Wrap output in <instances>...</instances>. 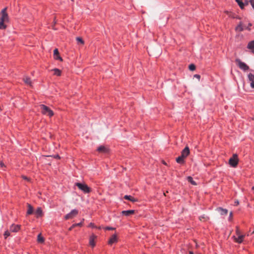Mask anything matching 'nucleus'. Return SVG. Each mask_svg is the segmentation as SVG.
Here are the masks:
<instances>
[{"label": "nucleus", "mask_w": 254, "mask_h": 254, "mask_svg": "<svg viewBox=\"0 0 254 254\" xmlns=\"http://www.w3.org/2000/svg\"><path fill=\"white\" fill-rule=\"evenodd\" d=\"M7 7L3 8L1 11V17L0 18V29H4L6 28V25L4 22L8 21V16L6 12Z\"/></svg>", "instance_id": "1"}, {"label": "nucleus", "mask_w": 254, "mask_h": 254, "mask_svg": "<svg viewBox=\"0 0 254 254\" xmlns=\"http://www.w3.org/2000/svg\"><path fill=\"white\" fill-rule=\"evenodd\" d=\"M40 108L41 113L45 115L51 117L54 115V112L48 107L44 105H40Z\"/></svg>", "instance_id": "2"}, {"label": "nucleus", "mask_w": 254, "mask_h": 254, "mask_svg": "<svg viewBox=\"0 0 254 254\" xmlns=\"http://www.w3.org/2000/svg\"><path fill=\"white\" fill-rule=\"evenodd\" d=\"M75 185L84 193H89L91 191L90 188L85 184L77 183L75 184Z\"/></svg>", "instance_id": "3"}, {"label": "nucleus", "mask_w": 254, "mask_h": 254, "mask_svg": "<svg viewBox=\"0 0 254 254\" xmlns=\"http://www.w3.org/2000/svg\"><path fill=\"white\" fill-rule=\"evenodd\" d=\"M238 155L236 154H234L232 157L229 159V163L231 166L236 167L238 165Z\"/></svg>", "instance_id": "4"}, {"label": "nucleus", "mask_w": 254, "mask_h": 254, "mask_svg": "<svg viewBox=\"0 0 254 254\" xmlns=\"http://www.w3.org/2000/svg\"><path fill=\"white\" fill-rule=\"evenodd\" d=\"M237 65L244 71H247L249 69V67L245 63L242 62L240 59H236L235 61Z\"/></svg>", "instance_id": "5"}, {"label": "nucleus", "mask_w": 254, "mask_h": 254, "mask_svg": "<svg viewBox=\"0 0 254 254\" xmlns=\"http://www.w3.org/2000/svg\"><path fill=\"white\" fill-rule=\"evenodd\" d=\"M78 211L76 209H73L71 211L70 213L68 214H67L65 215L64 218L67 220L69 219H71L76 216V215L78 214Z\"/></svg>", "instance_id": "6"}, {"label": "nucleus", "mask_w": 254, "mask_h": 254, "mask_svg": "<svg viewBox=\"0 0 254 254\" xmlns=\"http://www.w3.org/2000/svg\"><path fill=\"white\" fill-rule=\"evenodd\" d=\"M20 228V225L12 224L9 228V231L12 232H18Z\"/></svg>", "instance_id": "7"}, {"label": "nucleus", "mask_w": 254, "mask_h": 254, "mask_svg": "<svg viewBox=\"0 0 254 254\" xmlns=\"http://www.w3.org/2000/svg\"><path fill=\"white\" fill-rule=\"evenodd\" d=\"M190 154V149L189 147L186 146L182 151L181 156L182 157L186 158Z\"/></svg>", "instance_id": "8"}, {"label": "nucleus", "mask_w": 254, "mask_h": 254, "mask_svg": "<svg viewBox=\"0 0 254 254\" xmlns=\"http://www.w3.org/2000/svg\"><path fill=\"white\" fill-rule=\"evenodd\" d=\"M248 76L249 80L250 82L251 87L252 88H254V74L250 73Z\"/></svg>", "instance_id": "9"}, {"label": "nucleus", "mask_w": 254, "mask_h": 254, "mask_svg": "<svg viewBox=\"0 0 254 254\" xmlns=\"http://www.w3.org/2000/svg\"><path fill=\"white\" fill-rule=\"evenodd\" d=\"M97 151L100 153H106L108 152L109 149L104 146H100L97 148Z\"/></svg>", "instance_id": "10"}, {"label": "nucleus", "mask_w": 254, "mask_h": 254, "mask_svg": "<svg viewBox=\"0 0 254 254\" xmlns=\"http://www.w3.org/2000/svg\"><path fill=\"white\" fill-rule=\"evenodd\" d=\"M117 236L116 234H114L112 236L111 238L109 239L108 241V244L109 245H112L113 244L116 243L117 242Z\"/></svg>", "instance_id": "11"}, {"label": "nucleus", "mask_w": 254, "mask_h": 254, "mask_svg": "<svg viewBox=\"0 0 254 254\" xmlns=\"http://www.w3.org/2000/svg\"><path fill=\"white\" fill-rule=\"evenodd\" d=\"M54 57L55 59L59 60L61 61H63L62 58L59 55V52L58 49H55L54 51Z\"/></svg>", "instance_id": "12"}, {"label": "nucleus", "mask_w": 254, "mask_h": 254, "mask_svg": "<svg viewBox=\"0 0 254 254\" xmlns=\"http://www.w3.org/2000/svg\"><path fill=\"white\" fill-rule=\"evenodd\" d=\"M239 5V6L241 7V9H243L244 6L246 5H248L249 4V1H244V2L243 1H236Z\"/></svg>", "instance_id": "13"}, {"label": "nucleus", "mask_w": 254, "mask_h": 254, "mask_svg": "<svg viewBox=\"0 0 254 254\" xmlns=\"http://www.w3.org/2000/svg\"><path fill=\"white\" fill-rule=\"evenodd\" d=\"M217 210L220 213V214L222 215H227L228 213V210L226 209H224L221 207H218L217 208Z\"/></svg>", "instance_id": "14"}, {"label": "nucleus", "mask_w": 254, "mask_h": 254, "mask_svg": "<svg viewBox=\"0 0 254 254\" xmlns=\"http://www.w3.org/2000/svg\"><path fill=\"white\" fill-rule=\"evenodd\" d=\"M247 48L251 50V52L254 54V40L250 42L248 44Z\"/></svg>", "instance_id": "15"}, {"label": "nucleus", "mask_w": 254, "mask_h": 254, "mask_svg": "<svg viewBox=\"0 0 254 254\" xmlns=\"http://www.w3.org/2000/svg\"><path fill=\"white\" fill-rule=\"evenodd\" d=\"M134 212L133 210H124L122 212V213L125 216H129L133 214Z\"/></svg>", "instance_id": "16"}, {"label": "nucleus", "mask_w": 254, "mask_h": 254, "mask_svg": "<svg viewBox=\"0 0 254 254\" xmlns=\"http://www.w3.org/2000/svg\"><path fill=\"white\" fill-rule=\"evenodd\" d=\"M245 235H242L238 236V238L235 237V241L238 243H241L243 241Z\"/></svg>", "instance_id": "17"}, {"label": "nucleus", "mask_w": 254, "mask_h": 254, "mask_svg": "<svg viewBox=\"0 0 254 254\" xmlns=\"http://www.w3.org/2000/svg\"><path fill=\"white\" fill-rule=\"evenodd\" d=\"M124 198L125 199L130 200V201L133 202L137 201V199L134 198L133 197H132L131 195H126L124 196Z\"/></svg>", "instance_id": "18"}, {"label": "nucleus", "mask_w": 254, "mask_h": 254, "mask_svg": "<svg viewBox=\"0 0 254 254\" xmlns=\"http://www.w3.org/2000/svg\"><path fill=\"white\" fill-rule=\"evenodd\" d=\"M35 214L37 217H39L43 215V212L41 207L37 208L35 211Z\"/></svg>", "instance_id": "19"}, {"label": "nucleus", "mask_w": 254, "mask_h": 254, "mask_svg": "<svg viewBox=\"0 0 254 254\" xmlns=\"http://www.w3.org/2000/svg\"><path fill=\"white\" fill-rule=\"evenodd\" d=\"M28 210L27 211V215H30L33 213V207L29 204H28Z\"/></svg>", "instance_id": "20"}, {"label": "nucleus", "mask_w": 254, "mask_h": 254, "mask_svg": "<svg viewBox=\"0 0 254 254\" xmlns=\"http://www.w3.org/2000/svg\"><path fill=\"white\" fill-rule=\"evenodd\" d=\"M23 81L24 82L27 84V85H29L30 86H31L32 82L31 81V79L30 78H29L27 76H25L23 78Z\"/></svg>", "instance_id": "21"}, {"label": "nucleus", "mask_w": 254, "mask_h": 254, "mask_svg": "<svg viewBox=\"0 0 254 254\" xmlns=\"http://www.w3.org/2000/svg\"><path fill=\"white\" fill-rule=\"evenodd\" d=\"M184 159H185V158L183 157H182V156L181 155V156H179L178 158H177L176 160L178 163L183 164L184 163Z\"/></svg>", "instance_id": "22"}, {"label": "nucleus", "mask_w": 254, "mask_h": 254, "mask_svg": "<svg viewBox=\"0 0 254 254\" xmlns=\"http://www.w3.org/2000/svg\"><path fill=\"white\" fill-rule=\"evenodd\" d=\"M96 238V236H94V235H92V236L90 237V241H89V243H90V245L91 246H92V247H94L95 245L94 241V239Z\"/></svg>", "instance_id": "23"}, {"label": "nucleus", "mask_w": 254, "mask_h": 254, "mask_svg": "<svg viewBox=\"0 0 254 254\" xmlns=\"http://www.w3.org/2000/svg\"><path fill=\"white\" fill-rule=\"evenodd\" d=\"M244 30L243 25L242 22L236 27V30L237 31H242Z\"/></svg>", "instance_id": "24"}, {"label": "nucleus", "mask_w": 254, "mask_h": 254, "mask_svg": "<svg viewBox=\"0 0 254 254\" xmlns=\"http://www.w3.org/2000/svg\"><path fill=\"white\" fill-rule=\"evenodd\" d=\"M37 241L40 243H43L44 242V238L41 236V234H40L38 236Z\"/></svg>", "instance_id": "25"}, {"label": "nucleus", "mask_w": 254, "mask_h": 254, "mask_svg": "<svg viewBox=\"0 0 254 254\" xmlns=\"http://www.w3.org/2000/svg\"><path fill=\"white\" fill-rule=\"evenodd\" d=\"M54 71V74L57 76H60L61 74V71L58 69L55 68L53 70Z\"/></svg>", "instance_id": "26"}, {"label": "nucleus", "mask_w": 254, "mask_h": 254, "mask_svg": "<svg viewBox=\"0 0 254 254\" xmlns=\"http://www.w3.org/2000/svg\"><path fill=\"white\" fill-rule=\"evenodd\" d=\"M187 180L190 182L193 185H196V183L193 180V179L191 177H188Z\"/></svg>", "instance_id": "27"}, {"label": "nucleus", "mask_w": 254, "mask_h": 254, "mask_svg": "<svg viewBox=\"0 0 254 254\" xmlns=\"http://www.w3.org/2000/svg\"><path fill=\"white\" fill-rule=\"evenodd\" d=\"M199 220L201 221H205L208 219V217L205 215H203L199 217Z\"/></svg>", "instance_id": "28"}, {"label": "nucleus", "mask_w": 254, "mask_h": 254, "mask_svg": "<svg viewBox=\"0 0 254 254\" xmlns=\"http://www.w3.org/2000/svg\"><path fill=\"white\" fill-rule=\"evenodd\" d=\"M76 41H77V43L78 44H80L81 45H83L84 44V41H83V39L81 38H80V37H77L76 38Z\"/></svg>", "instance_id": "29"}, {"label": "nucleus", "mask_w": 254, "mask_h": 254, "mask_svg": "<svg viewBox=\"0 0 254 254\" xmlns=\"http://www.w3.org/2000/svg\"><path fill=\"white\" fill-rule=\"evenodd\" d=\"M189 68L190 70L193 71L195 69V66L193 64H190L189 65Z\"/></svg>", "instance_id": "30"}, {"label": "nucleus", "mask_w": 254, "mask_h": 254, "mask_svg": "<svg viewBox=\"0 0 254 254\" xmlns=\"http://www.w3.org/2000/svg\"><path fill=\"white\" fill-rule=\"evenodd\" d=\"M10 231L6 230L4 233V238L6 239L8 236H10Z\"/></svg>", "instance_id": "31"}, {"label": "nucleus", "mask_w": 254, "mask_h": 254, "mask_svg": "<svg viewBox=\"0 0 254 254\" xmlns=\"http://www.w3.org/2000/svg\"><path fill=\"white\" fill-rule=\"evenodd\" d=\"M236 234H237V236H240V235H242L241 234V233H240V231L239 229V228L238 227H237V230H236Z\"/></svg>", "instance_id": "32"}, {"label": "nucleus", "mask_w": 254, "mask_h": 254, "mask_svg": "<svg viewBox=\"0 0 254 254\" xmlns=\"http://www.w3.org/2000/svg\"><path fill=\"white\" fill-rule=\"evenodd\" d=\"M82 226V222H80V223H76V224H73V226H74V227H76V226Z\"/></svg>", "instance_id": "33"}, {"label": "nucleus", "mask_w": 254, "mask_h": 254, "mask_svg": "<svg viewBox=\"0 0 254 254\" xmlns=\"http://www.w3.org/2000/svg\"><path fill=\"white\" fill-rule=\"evenodd\" d=\"M89 227H92V228H97V227L93 223H90L89 224Z\"/></svg>", "instance_id": "34"}, {"label": "nucleus", "mask_w": 254, "mask_h": 254, "mask_svg": "<svg viewBox=\"0 0 254 254\" xmlns=\"http://www.w3.org/2000/svg\"><path fill=\"white\" fill-rule=\"evenodd\" d=\"M105 229L107 230H114L115 228L113 227H106L105 228Z\"/></svg>", "instance_id": "35"}, {"label": "nucleus", "mask_w": 254, "mask_h": 254, "mask_svg": "<svg viewBox=\"0 0 254 254\" xmlns=\"http://www.w3.org/2000/svg\"><path fill=\"white\" fill-rule=\"evenodd\" d=\"M253 8L254 9V1H249Z\"/></svg>", "instance_id": "36"}, {"label": "nucleus", "mask_w": 254, "mask_h": 254, "mask_svg": "<svg viewBox=\"0 0 254 254\" xmlns=\"http://www.w3.org/2000/svg\"><path fill=\"white\" fill-rule=\"evenodd\" d=\"M194 76L196 78H197V79H199L200 77V76L198 74H195L194 75Z\"/></svg>", "instance_id": "37"}, {"label": "nucleus", "mask_w": 254, "mask_h": 254, "mask_svg": "<svg viewBox=\"0 0 254 254\" xmlns=\"http://www.w3.org/2000/svg\"><path fill=\"white\" fill-rule=\"evenodd\" d=\"M22 178L24 180H27V181H29V179L26 176H22Z\"/></svg>", "instance_id": "38"}, {"label": "nucleus", "mask_w": 254, "mask_h": 254, "mask_svg": "<svg viewBox=\"0 0 254 254\" xmlns=\"http://www.w3.org/2000/svg\"><path fill=\"white\" fill-rule=\"evenodd\" d=\"M54 157V158H57V159H60V156L59 155H55Z\"/></svg>", "instance_id": "39"}, {"label": "nucleus", "mask_w": 254, "mask_h": 254, "mask_svg": "<svg viewBox=\"0 0 254 254\" xmlns=\"http://www.w3.org/2000/svg\"><path fill=\"white\" fill-rule=\"evenodd\" d=\"M75 227L73 226V224L69 228V231H71L73 228H74Z\"/></svg>", "instance_id": "40"}, {"label": "nucleus", "mask_w": 254, "mask_h": 254, "mask_svg": "<svg viewBox=\"0 0 254 254\" xmlns=\"http://www.w3.org/2000/svg\"><path fill=\"white\" fill-rule=\"evenodd\" d=\"M0 166H1V167H2L4 166V164H3V163H2V162H0Z\"/></svg>", "instance_id": "41"}, {"label": "nucleus", "mask_w": 254, "mask_h": 254, "mask_svg": "<svg viewBox=\"0 0 254 254\" xmlns=\"http://www.w3.org/2000/svg\"><path fill=\"white\" fill-rule=\"evenodd\" d=\"M232 217V212H231L230 213V217Z\"/></svg>", "instance_id": "42"}, {"label": "nucleus", "mask_w": 254, "mask_h": 254, "mask_svg": "<svg viewBox=\"0 0 254 254\" xmlns=\"http://www.w3.org/2000/svg\"><path fill=\"white\" fill-rule=\"evenodd\" d=\"M252 190H253V191H254V186H253V187L252 188Z\"/></svg>", "instance_id": "43"}, {"label": "nucleus", "mask_w": 254, "mask_h": 254, "mask_svg": "<svg viewBox=\"0 0 254 254\" xmlns=\"http://www.w3.org/2000/svg\"><path fill=\"white\" fill-rule=\"evenodd\" d=\"M243 27H244V29L247 28V27H246L245 25H243Z\"/></svg>", "instance_id": "44"}, {"label": "nucleus", "mask_w": 254, "mask_h": 254, "mask_svg": "<svg viewBox=\"0 0 254 254\" xmlns=\"http://www.w3.org/2000/svg\"><path fill=\"white\" fill-rule=\"evenodd\" d=\"M189 254H193V252H192L190 251V252H189Z\"/></svg>", "instance_id": "45"}, {"label": "nucleus", "mask_w": 254, "mask_h": 254, "mask_svg": "<svg viewBox=\"0 0 254 254\" xmlns=\"http://www.w3.org/2000/svg\"><path fill=\"white\" fill-rule=\"evenodd\" d=\"M248 25H249V27H250L252 26V24L251 23H249Z\"/></svg>", "instance_id": "46"}, {"label": "nucleus", "mask_w": 254, "mask_h": 254, "mask_svg": "<svg viewBox=\"0 0 254 254\" xmlns=\"http://www.w3.org/2000/svg\"><path fill=\"white\" fill-rule=\"evenodd\" d=\"M247 29H248L249 30H251V29H250V28H249V27H247Z\"/></svg>", "instance_id": "47"}, {"label": "nucleus", "mask_w": 254, "mask_h": 254, "mask_svg": "<svg viewBox=\"0 0 254 254\" xmlns=\"http://www.w3.org/2000/svg\"><path fill=\"white\" fill-rule=\"evenodd\" d=\"M235 203H237V204L239 203L238 201L235 202Z\"/></svg>", "instance_id": "48"}, {"label": "nucleus", "mask_w": 254, "mask_h": 254, "mask_svg": "<svg viewBox=\"0 0 254 254\" xmlns=\"http://www.w3.org/2000/svg\"><path fill=\"white\" fill-rule=\"evenodd\" d=\"M163 164L166 165V163L165 162H163Z\"/></svg>", "instance_id": "49"}, {"label": "nucleus", "mask_w": 254, "mask_h": 254, "mask_svg": "<svg viewBox=\"0 0 254 254\" xmlns=\"http://www.w3.org/2000/svg\"><path fill=\"white\" fill-rule=\"evenodd\" d=\"M98 229H101V227H98Z\"/></svg>", "instance_id": "50"}, {"label": "nucleus", "mask_w": 254, "mask_h": 254, "mask_svg": "<svg viewBox=\"0 0 254 254\" xmlns=\"http://www.w3.org/2000/svg\"><path fill=\"white\" fill-rule=\"evenodd\" d=\"M254 230L252 232V234H254Z\"/></svg>", "instance_id": "51"}]
</instances>
